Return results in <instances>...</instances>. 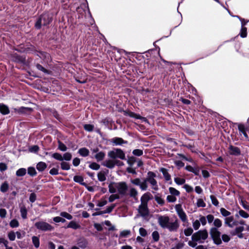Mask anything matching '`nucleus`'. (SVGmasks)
<instances>
[{
    "instance_id": "28",
    "label": "nucleus",
    "mask_w": 249,
    "mask_h": 249,
    "mask_svg": "<svg viewBox=\"0 0 249 249\" xmlns=\"http://www.w3.org/2000/svg\"><path fill=\"white\" fill-rule=\"evenodd\" d=\"M68 228H72L74 230L79 229L80 225L74 221H71L67 226Z\"/></svg>"
},
{
    "instance_id": "18",
    "label": "nucleus",
    "mask_w": 249,
    "mask_h": 249,
    "mask_svg": "<svg viewBox=\"0 0 249 249\" xmlns=\"http://www.w3.org/2000/svg\"><path fill=\"white\" fill-rule=\"evenodd\" d=\"M229 153L231 155L238 156L240 154L241 152L238 147L231 145L229 147Z\"/></svg>"
},
{
    "instance_id": "47",
    "label": "nucleus",
    "mask_w": 249,
    "mask_h": 249,
    "mask_svg": "<svg viewBox=\"0 0 249 249\" xmlns=\"http://www.w3.org/2000/svg\"><path fill=\"white\" fill-rule=\"evenodd\" d=\"M28 174L31 176H35L36 175V172L35 168L30 167L28 168Z\"/></svg>"
},
{
    "instance_id": "27",
    "label": "nucleus",
    "mask_w": 249,
    "mask_h": 249,
    "mask_svg": "<svg viewBox=\"0 0 249 249\" xmlns=\"http://www.w3.org/2000/svg\"><path fill=\"white\" fill-rule=\"evenodd\" d=\"M105 153L103 151H100L97 153L95 156V158L97 161H99L103 160L105 157Z\"/></svg>"
},
{
    "instance_id": "32",
    "label": "nucleus",
    "mask_w": 249,
    "mask_h": 249,
    "mask_svg": "<svg viewBox=\"0 0 249 249\" xmlns=\"http://www.w3.org/2000/svg\"><path fill=\"white\" fill-rule=\"evenodd\" d=\"M26 172L27 171L25 168H21L17 171L16 176L18 177H23L26 175Z\"/></svg>"
},
{
    "instance_id": "35",
    "label": "nucleus",
    "mask_w": 249,
    "mask_h": 249,
    "mask_svg": "<svg viewBox=\"0 0 249 249\" xmlns=\"http://www.w3.org/2000/svg\"><path fill=\"white\" fill-rule=\"evenodd\" d=\"M24 51L26 53H34L37 52V51L36 49V47L32 45H30V47L26 48L25 49Z\"/></svg>"
},
{
    "instance_id": "61",
    "label": "nucleus",
    "mask_w": 249,
    "mask_h": 249,
    "mask_svg": "<svg viewBox=\"0 0 249 249\" xmlns=\"http://www.w3.org/2000/svg\"><path fill=\"white\" fill-rule=\"evenodd\" d=\"M200 226V223L199 220H196L193 223V226L195 230H198Z\"/></svg>"
},
{
    "instance_id": "26",
    "label": "nucleus",
    "mask_w": 249,
    "mask_h": 249,
    "mask_svg": "<svg viewBox=\"0 0 249 249\" xmlns=\"http://www.w3.org/2000/svg\"><path fill=\"white\" fill-rule=\"evenodd\" d=\"M78 152L81 156L83 157L88 156L89 153V150L85 147L79 149Z\"/></svg>"
},
{
    "instance_id": "57",
    "label": "nucleus",
    "mask_w": 249,
    "mask_h": 249,
    "mask_svg": "<svg viewBox=\"0 0 249 249\" xmlns=\"http://www.w3.org/2000/svg\"><path fill=\"white\" fill-rule=\"evenodd\" d=\"M60 215L61 216L65 217L69 220L71 219L72 218V216L70 214L65 212H61Z\"/></svg>"
},
{
    "instance_id": "12",
    "label": "nucleus",
    "mask_w": 249,
    "mask_h": 249,
    "mask_svg": "<svg viewBox=\"0 0 249 249\" xmlns=\"http://www.w3.org/2000/svg\"><path fill=\"white\" fill-rule=\"evenodd\" d=\"M130 181L133 184L139 186L142 191H145L147 189L148 184L146 183L145 179L142 182H141L140 179L139 178L131 179Z\"/></svg>"
},
{
    "instance_id": "23",
    "label": "nucleus",
    "mask_w": 249,
    "mask_h": 249,
    "mask_svg": "<svg viewBox=\"0 0 249 249\" xmlns=\"http://www.w3.org/2000/svg\"><path fill=\"white\" fill-rule=\"evenodd\" d=\"M124 114L125 116H128L132 118H134L136 119H141L142 118L141 116L133 112L130 111H124Z\"/></svg>"
},
{
    "instance_id": "59",
    "label": "nucleus",
    "mask_w": 249,
    "mask_h": 249,
    "mask_svg": "<svg viewBox=\"0 0 249 249\" xmlns=\"http://www.w3.org/2000/svg\"><path fill=\"white\" fill-rule=\"evenodd\" d=\"M19 225L18 222L16 219H13L10 223V226L12 228L18 227Z\"/></svg>"
},
{
    "instance_id": "9",
    "label": "nucleus",
    "mask_w": 249,
    "mask_h": 249,
    "mask_svg": "<svg viewBox=\"0 0 249 249\" xmlns=\"http://www.w3.org/2000/svg\"><path fill=\"white\" fill-rule=\"evenodd\" d=\"M35 226L38 230L44 231H52L53 230V227L52 226L43 221L36 222Z\"/></svg>"
},
{
    "instance_id": "62",
    "label": "nucleus",
    "mask_w": 249,
    "mask_h": 249,
    "mask_svg": "<svg viewBox=\"0 0 249 249\" xmlns=\"http://www.w3.org/2000/svg\"><path fill=\"white\" fill-rule=\"evenodd\" d=\"M53 220L55 222H62V223H64L66 222V220L61 217H59V216H56V217H54L53 218Z\"/></svg>"
},
{
    "instance_id": "54",
    "label": "nucleus",
    "mask_w": 249,
    "mask_h": 249,
    "mask_svg": "<svg viewBox=\"0 0 249 249\" xmlns=\"http://www.w3.org/2000/svg\"><path fill=\"white\" fill-rule=\"evenodd\" d=\"M119 198L120 195L119 194H112L109 196L108 200L109 202H112L115 199H119Z\"/></svg>"
},
{
    "instance_id": "3",
    "label": "nucleus",
    "mask_w": 249,
    "mask_h": 249,
    "mask_svg": "<svg viewBox=\"0 0 249 249\" xmlns=\"http://www.w3.org/2000/svg\"><path fill=\"white\" fill-rule=\"evenodd\" d=\"M208 238V232L206 229L199 230L192 235V240L188 243V245L192 248H195L197 243L203 244Z\"/></svg>"
},
{
    "instance_id": "58",
    "label": "nucleus",
    "mask_w": 249,
    "mask_h": 249,
    "mask_svg": "<svg viewBox=\"0 0 249 249\" xmlns=\"http://www.w3.org/2000/svg\"><path fill=\"white\" fill-rule=\"evenodd\" d=\"M210 198L211 199L213 205H214L215 206H218V204H219L218 201L217 200L216 198L214 196L211 195L210 196Z\"/></svg>"
},
{
    "instance_id": "49",
    "label": "nucleus",
    "mask_w": 249,
    "mask_h": 249,
    "mask_svg": "<svg viewBox=\"0 0 249 249\" xmlns=\"http://www.w3.org/2000/svg\"><path fill=\"white\" fill-rule=\"evenodd\" d=\"M89 167L93 170H98L100 169V166L96 162H92L89 165Z\"/></svg>"
},
{
    "instance_id": "6",
    "label": "nucleus",
    "mask_w": 249,
    "mask_h": 249,
    "mask_svg": "<svg viewBox=\"0 0 249 249\" xmlns=\"http://www.w3.org/2000/svg\"><path fill=\"white\" fill-rule=\"evenodd\" d=\"M210 234L215 244L219 245L222 244V242L220 238L221 233L218 229L211 228L210 230Z\"/></svg>"
},
{
    "instance_id": "22",
    "label": "nucleus",
    "mask_w": 249,
    "mask_h": 249,
    "mask_svg": "<svg viewBox=\"0 0 249 249\" xmlns=\"http://www.w3.org/2000/svg\"><path fill=\"white\" fill-rule=\"evenodd\" d=\"M0 112L3 115H7L10 113V110L7 106L0 104Z\"/></svg>"
},
{
    "instance_id": "39",
    "label": "nucleus",
    "mask_w": 249,
    "mask_h": 249,
    "mask_svg": "<svg viewBox=\"0 0 249 249\" xmlns=\"http://www.w3.org/2000/svg\"><path fill=\"white\" fill-rule=\"evenodd\" d=\"M169 191L171 195L174 196H178L180 195V192L173 187H170L169 188Z\"/></svg>"
},
{
    "instance_id": "37",
    "label": "nucleus",
    "mask_w": 249,
    "mask_h": 249,
    "mask_svg": "<svg viewBox=\"0 0 249 249\" xmlns=\"http://www.w3.org/2000/svg\"><path fill=\"white\" fill-rule=\"evenodd\" d=\"M247 28L245 27H241L239 33L240 36L242 38H245L247 36Z\"/></svg>"
},
{
    "instance_id": "38",
    "label": "nucleus",
    "mask_w": 249,
    "mask_h": 249,
    "mask_svg": "<svg viewBox=\"0 0 249 249\" xmlns=\"http://www.w3.org/2000/svg\"><path fill=\"white\" fill-rule=\"evenodd\" d=\"M58 149L61 151H66L67 150V147L62 142L60 141H58Z\"/></svg>"
},
{
    "instance_id": "13",
    "label": "nucleus",
    "mask_w": 249,
    "mask_h": 249,
    "mask_svg": "<svg viewBox=\"0 0 249 249\" xmlns=\"http://www.w3.org/2000/svg\"><path fill=\"white\" fill-rule=\"evenodd\" d=\"M37 55L42 59L44 62H51L52 61L50 53L43 51L37 52Z\"/></svg>"
},
{
    "instance_id": "20",
    "label": "nucleus",
    "mask_w": 249,
    "mask_h": 249,
    "mask_svg": "<svg viewBox=\"0 0 249 249\" xmlns=\"http://www.w3.org/2000/svg\"><path fill=\"white\" fill-rule=\"evenodd\" d=\"M111 142L115 145H122L127 143V141H124L122 138L118 137L113 138L111 140Z\"/></svg>"
},
{
    "instance_id": "10",
    "label": "nucleus",
    "mask_w": 249,
    "mask_h": 249,
    "mask_svg": "<svg viewBox=\"0 0 249 249\" xmlns=\"http://www.w3.org/2000/svg\"><path fill=\"white\" fill-rule=\"evenodd\" d=\"M127 189L128 186L125 182L122 181L118 182L117 192L119 195L123 196L126 195Z\"/></svg>"
},
{
    "instance_id": "8",
    "label": "nucleus",
    "mask_w": 249,
    "mask_h": 249,
    "mask_svg": "<svg viewBox=\"0 0 249 249\" xmlns=\"http://www.w3.org/2000/svg\"><path fill=\"white\" fill-rule=\"evenodd\" d=\"M124 163L117 160V159H110L107 160H106L104 161L102 165L105 167H107L109 169H112L113 168L115 165L118 166H121L124 165Z\"/></svg>"
},
{
    "instance_id": "21",
    "label": "nucleus",
    "mask_w": 249,
    "mask_h": 249,
    "mask_svg": "<svg viewBox=\"0 0 249 249\" xmlns=\"http://www.w3.org/2000/svg\"><path fill=\"white\" fill-rule=\"evenodd\" d=\"M118 182H112L108 185L109 192L111 194H114L117 192Z\"/></svg>"
},
{
    "instance_id": "7",
    "label": "nucleus",
    "mask_w": 249,
    "mask_h": 249,
    "mask_svg": "<svg viewBox=\"0 0 249 249\" xmlns=\"http://www.w3.org/2000/svg\"><path fill=\"white\" fill-rule=\"evenodd\" d=\"M156 176V175L154 172L149 171L147 173V177L145 178V181L146 183H147V182H149L152 185V188L154 190L157 191L159 188L157 182L155 179Z\"/></svg>"
},
{
    "instance_id": "19",
    "label": "nucleus",
    "mask_w": 249,
    "mask_h": 249,
    "mask_svg": "<svg viewBox=\"0 0 249 249\" xmlns=\"http://www.w3.org/2000/svg\"><path fill=\"white\" fill-rule=\"evenodd\" d=\"M15 112L19 114L26 113L27 112H30L33 111V109L30 107H22L18 109L15 108Z\"/></svg>"
},
{
    "instance_id": "2",
    "label": "nucleus",
    "mask_w": 249,
    "mask_h": 249,
    "mask_svg": "<svg viewBox=\"0 0 249 249\" xmlns=\"http://www.w3.org/2000/svg\"><path fill=\"white\" fill-rule=\"evenodd\" d=\"M158 222L161 228L167 229L170 231H177L179 226L178 219H176L174 222H170V218L168 216H159L158 218Z\"/></svg>"
},
{
    "instance_id": "56",
    "label": "nucleus",
    "mask_w": 249,
    "mask_h": 249,
    "mask_svg": "<svg viewBox=\"0 0 249 249\" xmlns=\"http://www.w3.org/2000/svg\"><path fill=\"white\" fill-rule=\"evenodd\" d=\"M132 153L135 156H140L143 154V151L141 149H134Z\"/></svg>"
},
{
    "instance_id": "30",
    "label": "nucleus",
    "mask_w": 249,
    "mask_h": 249,
    "mask_svg": "<svg viewBox=\"0 0 249 249\" xmlns=\"http://www.w3.org/2000/svg\"><path fill=\"white\" fill-rule=\"evenodd\" d=\"M244 230V227L243 226H239L236 227L235 230L231 232V233L232 235H235L238 233H240Z\"/></svg>"
},
{
    "instance_id": "25",
    "label": "nucleus",
    "mask_w": 249,
    "mask_h": 249,
    "mask_svg": "<svg viewBox=\"0 0 249 249\" xmlns=\"http://www.w3.org/2000/svg\"><path fill=\"white\" fill-rule=\"evenodd\" d=\"M138 192L137 190L134 188H131L129 190V196L133 198L134 199H137V196Z\"/></svg>"
},
{
    "instance_id": "31",
    "label": "nucleus",
    "mask_w": 249,
    "mask_h": 249,
    "mask_svg": "<svg viewBox=\"0 0 249 249\" xmlns=\"http://www.w3.org/2000/svg\"><path fill=\"white\" fill-rule=\"evenodd\" d=\"M9 187L8 183L6 181H5L1 185L0 190L2 193H5L8 191Z\"/></svg>"
},
{
    "instance_id": "55",
    "label": "nucleus",
    "mask_w": 249,
    "mask_h": 249,
    "mask_svg": "<svg viewBox=\"0 0 249 249\" xmlns=\"http://www.w3.org/2000/svg\"><path fill=\"white\" fill-rule=\"evenodd\" d=\"M131 233L130 230H124L121 232L120 236L121 237H126Z\"/></svg>"
},
{
    "instance_id": "5",
    "label": "nucleus",
    "mask_w": 249,
    "mask_h": 249,
    "mask_svg": "<svg viewBox=\"0 0 249 249\" xmlns=\"http://www.w3.org/2000/svg\"><path fill=\"white\" fill-rule=\"evenodd\" d=\"M107 156L110 159L121 160H125V155L124 152L120 148L114 149L113 150L109 151L107 153Z\"/></svg>"
},
{
    "instance_id": "60",
    "label": "nucleus",
    "mask_w": 249,
    "mask_h": 249,
    "mask_svg": "<svg viewBox=\"0 0 249 249\" xmlns=\"http://www.w3.org/2000/svg\"><path fill=\"white\" fill-rule=\"evenodd\" d=\"M239 214L242 217L247 218L249 217V214L242 210H240L239 211Z\"/></svg>"
},
{
    "instance_id": "63",
    "label": "nucleus",
    "mask_w": 249,
    "mask_h": 249,
    "mask_svg": "<svg viewBox=\"0 0 249 249\" xmlns=\"http://www.w3.org/2000/svg\"><path fill=\"white\" fill-rule=\"evenodd\" d=\"M241 204L245 209L249 211V202L245 200H241Z\"/></svg>"
},
{
    "instance_id": "41",
    "label": "nucleus",
    "mask_w": 249,
    "mask_h": 249,
    "mask_svg": "<svg viewBox=\"0 0 249 249\" xmlns=\"http://www.w3.org/2000/svg\"><path fill=\"white\" fill-rule=\"evenodd\" d=\"M36 68H37L38 70L43 71L45 73L50 74L51 72V71H50L49 70H47L46 68H45L44 67H43L42 66H41V65H40L39 64H37L36 65Z\"/></svg>"
},
{
    "instance_id": "33",
    "label": "nucleus",
    "mask_w": 249,
    "mask_h": 249,
    "mask_svg": "<svg viewBox=\"0 0 249 249\" xmlns=\"http://www.w3.org/2000/svg\"><path fill=\"white\" fill-rule=\"evenodd\" d=\"M98 179L100 181H104L106 180V174L104 171H100L97 174Z\"/></svg>"
},
{
    "instance_id": "42",
    "label": "nucleus",
    "mask_w": 249,
    "mask_h": 249,
    "mask_svg": "<svg viewBox=\"0 0 249 249\" xmlns=\"http://www.w3.org/2000/svg\"><path fill=\"white\" fill-rule=\"evenodd\" d=\"M213 225L214 226L213 228L218 229L222 226V221L220 219L216 218L214 220Z\"/></svg>"
},
{
    "instance_id": "15",
    "label": "nucleus",
    "mask_w": 249,
    "mask_h": 249,
    "mask_svg": "<svg viewBox=\"0 0 249 249\" xmlns=\"http://www.w3.org/2000/svg\"><path fill=\"white\" fill-rule=\"evenodd\" d=\"M237 223L238 222L234 220V218L232 216L226 217L225 219V224L230 228H233L234 226H237Z\"/></svg>"
},
{
    "instance_id": "46",
    "label": "nucleus",
    "mask_w": 249,
    "mask_h": 249,
    "mask_svg": "<svg viewBox=\"0 0 249 249\" xmlns=\"http://www.w3.org/2000/svg\"><path fill=\"white\" fill-rule=\"evenodd\" d=\"M174 181L178 185H182L184 184L185 182V179L179 178H174Z\"/></svg>"
},
{
    "instance_id": "40",
    "label": "nucleus",
    "mask_w": 249,
    "mask_h": 249,
    "mask_svg": "<svg viewBox=\"0 0 249 249\" xmlns=\"http://www.w3.org/2000/svg\"><path fill=\"white\" fill-rule=\"evenodd\" d=\"M20 213L21 217L23 219H26L27 218V211L25 206H22L20 208Z\"/></svg>"
},
{
    "instance_id": "64",
    "label": "nucleus",
    "mask_w": 249,
    "mask_h": 249,
    "mask_svg": "<svg viewBox=\"0 0 249 249\" xmlns=\"http://www.w3.org/2000/svg\"><path fill=\"white\" fill-rule=\"evenodd\" d=\"M197 206L198 207H205L206 204L202 199H198L197 201Z\"/></svg>"
},
{
    "instance_id": "16",
    "label": "nucleus",
    "mask_w": 249,
    "mask_h": 249,
    "mask_svg": "<svg viewBox=\"0 0 249 249\" xmlns=\"http://www.w3.org/2000/svg\"><path fill=\"white\" fill-rule=\"evenodd\" d=\"M12 57L13 58V61L15 62H25L26 59L25 57L20 55L17 53H13L12 54Z\"/></svg>"
},
{
    "instance_id": "48",
    "label": "nucleus",
    "mask_w": 249,
    "mask_h": 249,
    "mask_svg": "<svg viewBox=\"0 0 249 249\" xmlns=\"http://www.w3.org/2000/svg\"><path fill=\"white\" fill-rule=\"evenodd\" d=\"M221 214L225 217H227L231 215V213L226 210L225 208H222L220 210Z\"/></svg>"
},
{
    "instance_id": "24",
    "label": "nucleus",
    "mask_w": 249,
    "mask_h": 249,
    "mask_svg": "<svg viewBox=\"0 0 249 249\" xmlns=\"http://www.w3.org/2000/svg\"><path fill=\"white\" fill-rule=\"evenodd\" d=\"M160 171L162 173L163 177L166 181H168L171 179V176L168 173L166 169L161 168L160 169Z\"/></svg>"
},
{
    "instance_id": "53",
    "label": "nucleus",
    "mask_w": 249,
    "mask_h": 249,
    "mask_svg": "<svg viewBox=\"0 0 249 249\" xmlns=\"http://www.w3.org/2000/svg\"><path fill=\"white\" fill-rule=\"evenodd\" d=\"M152 238L154 241L157 242L159 240V233L157 231H154L152 234Z\"/></svg>"
},
{
    "instance_id": "45",
    "label": "nucleus",
    "mask_w": 249,
    "mask_h": 249,
    "mask_svg": "<svg viewBox=\"0 0 249 249\" xmlns=\"http://www.w3.org/2000/svg\"><path fill=\"white\" fill-rule=\"evenodd\" d=\"M63 158V160L70 161L71 160L72 158V155L71 153L69 152H66L63 154V156H62Z\"/></svg>"
},
{
    "instance_id": "34",
    "label": "nucleus",
    "mask_w": 249,
    "mask_h": 249,
    "mask_svg": "<svg viewBox=\"0 0 249 249\" xmlns=\"http://www.w3.org/2000/svg\"><path fill=\"white\" fill-rule=\"evenodd\" d=\"M60 166L61 169L63 170H69L71 168L70 164L68 162L65 161H62L60 163Z\"/></svg>"
},
{
    "instance_id": "1",
    "label": "nucleus",
    "mask_w": 249,
    "mask_h": 249,
    "mask_svg": "<svg viewBox=\"0 0 249 249\" xmlns=\"http://www.w3.org/2000/svg\"><path fill=\"white\" fill-rule=\"evenodd\" d=\"M109 56L112 62H125L127 59L132 62L136 61L145 62L146 60L150 59L151 54L150 51L146 52L143 54L138 53H129L128 54L124 51L122 52L117 51L109 53Z\"/></svg>"
},
{
    "instance_id": "11",
    "label": "nucleus",
    "mask_w": 249,
    "mask_h": 249,
    "mask_svg": "<svg viewBox=\"0 0 249 249\" xmlns=\"http://www.w3.org/2000/svg\"><path fill=\"white\" fill-rule=\"evenodd\" d=\"M175 209L177 213V214H178L179 217L181 220L182 222H186L187 221V217L185 213V212L183 211L181 205V204H177L175 206Z\"/></svg>"
},
{
    "instance_id": "44",
    "label": "nucleus",
    "mask_w": 249,
    "mask_h": 249,
    "mask_svg": "<svg viewBox=\"0 0 249 249\" xmlns=\"http://www.w3.org/2000/svg\"><path fill=\"white\" fill-rule=\"evenodd\" d=\"M52 157L54 159H56V160H59V161H62L63 160V158L62 157V156L61 154H60L59 153H53Z\"/></svg>"
},
{
    "instance_id": "50",
    "label": "nucleus",
    "mask_w": 249,
    "mask_h": 249,
    "mask_svg": "<svg viewBox=\"0 0 249 249\" xmlns=\"http://www.w3.org/2000/svg\"><path fill=\"white\" fill-rule=\"evenodd\" d=\"M155 200L157 201V202L160 205H163L164 204V200L160 196H155Z\"/></svg>"
},
{
    "instance_id": "43",
    "label": "nucleus",
    "mask_w": 249,
    "mask_h": 249,
    "mask_svg": "<svg viewBox=\"0 0 249 249\" xmlns=\"http://www.w3.org/2000/svg\"><path fill=\"white\" fill-rule=\"evenodd\" d=\"M73 180L74 181L79 183L81 184H85L84 181V179L82 177L80 176H75L73 178Z\"/></svg>"
},
{
    "instance_id": "52",
    "label": "nucleus",
    "mask_w": 249,
    "mask_h": 249,
    "mask_svg": "<svg viewBox=\"0 0 249 249\" xmlns=\"http://www.w3.org/2000/svg\"><path fill=\"white\" fill-rule=\"evenodd\" d=\"M84 129L89 132H91L93 130L94 125L90 124H86L84 125Z\"/></svg>"
},
{
    "instance_id": "4",
    "label": "nucleus",
    "mask_w": 249,
    "mask_h": 249,
    "mask_svg": "<svg viewBox=\"0 0 249 249\" xmlns=\"http://www.w3.org/2000/svg\"><path fill=\"white\" fill-rule=\"evenodd\" d=\"M53 14L49 12L41 14L37 18L35 24V28L39 30L41 28L42 26H47L49 25L53 20Z\"/></svg>"
},
{
    "instance_id": "14",
    "label": "nucleus",
    "mask_w": 249,
    "mask_h": 249,
    "mask_svg": "<svg viewBox=\"0 0 249 249\" xmlns=\"http://www.w3.org/2000/svg\"><path fill=\"white\" fill-rule=\"evenodd\" d=\"M138 212L142 216H145L147 215L149 213L147 205L141 203L139 206Z\"/></svg>"
},
{
    "instance_id": "17",
    "label": "nucleus",
    "mask_w": 249,
    "mask_h": 249,
    "mask_svg": "<svg viewBox=\"0 0 249 249\" xmlns=\"http://www.w3.org/2000/svg\"><path fill=\"white\" fill-rule=\"evenodd\" d=\"M152 196L149 192L144 194L141 198V202L143 204H147L149 200H150Z\"/></svg>"
},
{
    "instance_id": "51",
    "label": "nucleus",
    "mask_w": 249,
    "mask_h": 249,
    "mask_svg": "<svg viewBox=\"0 0 249 249\" xmlns=\"http://www.w3.org/2000/svg\"><path fill=\"white\" fill-rule=\"evenodd\" d=\"M193 230L192 228H188L187 229H186L184 231V234L186 236H190L191 235L193 234Z\"/></svg>"
},
{
    "instance_id": "36",
    "label": "nucleus",
    "mask_w": 249,
    "mask_h": 249,
    "mask_svg": "<svg viewBox=\"0 0 249 249\" xmlns=\"http://www.w3.org/2000/svg\"><path fill=\"white\" fill-rule=\"evenodd\" d=\"M32 242L36 248H38L40 245L39 239L38 237L36 236H33L32 237Z\"/></svg>"
},
{
    "instance_id": "29",
    "label": "nucleus",
    "mask_w": 249,
    "mask_h": 249,
    "mask_svg": "<svg viewBox=\"0 0 249 249\" xmlns=\"http://www.w3.org/2000/svg\"><path fill=\"white\" fill-rule=\"evenodd\" d=\"M47 167V164L44 162H39L36 165V168L39 171H44Z\"/></svg>"
}]
</instances>
